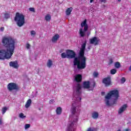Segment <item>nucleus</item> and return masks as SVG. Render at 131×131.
<instances>
[{
	"label": "nucleus",
	"instance_id": "1",
	"mask_svg": "<svg viewBox=\"0 0 131 131\" xmlns=\"http://www.w3.org/2000/svg\"><path fill=\"white\" fill-rule=\"evenodd\" d=\"M2 43L6 48L0 50V59H11L14 54L17 41L11 37H4L2 39Z\"/></svg>",
	"mask_w": 131,
	"mask_h": 131
},
{
	"label": "nucleus",
	"instance_id": "2",
	"mask_svg": "<svg viewBox=\"0 0 131 131\" xmlns=\"http://www.w3.org/2000/svg\"><path fill=\"white\" fill-rule=\"evenodd\" d=\"M74 97L73 100L74 101L72 103V107L71 108V111L73 114H75L78 112V102L81 101V97H80V95H81V85L79 84H77L73 87Z\"/></svg>",
	"mask_w": 131,
	"mask_h": 131
},
{
	"label": "nucleus",
	"instance_id": "3",
	"mask_svg": "<svg viewBox=\"0 0 131 131\" xmlns=\"http://www.w3.org/2000/svg\"><path fill=\"white\" fill-rule=\"evenodd\" d=\"M86 44H82L79 53V57H75L74 60V66H77L79 70L84 69L86 67V59L84 57V50Z\"/></svg>",
	"mask_w": 131,
	"mask_h": 131
},
{
	"label": "nucleus",
	"instance_id": "4",
	"mask_svg": "<svg viewBox=\"0 0 131 131\" xmlns=\"http://www.w3.org/2000/svg\"><path fill=\"white\" fill-rule=\"evenodd\" d=\"M119 98V92L115 90L109 92L105 97V103L106 106H113L114 104L117 103V100Z\"/></svg>",
	"mask_w": 131,
	"mask_h": 131
},
{
	"label": "nucleus",
	"instance_id": "5",
	"mask_svg": "<svg viewBox=\"0 0 131 131\" xmlns=\"http://www.w3.org/2000/svg\"><path fill=\"white\" fill-rule=\"evenodd\" d=\"M15 21L17 22V24L19 27H21V26H23V25H24V24L25 23L24 15L21 13H16V16L15 17Z\"/></svg>",
	"mask_w": 131,
	"mask_h": 131
},
{
	"label": "nucleus",
	"instance_id": "6",
	"mask_svg": "<svg viewBox=\"0 0 131 131\" xmlns=\"http://www.w3.org/2000/svg\"><path fill=\"white\" fill-rule=\"evenodd\" d=\"M82 28L79 29V34L81 37L85 35V32L88 31L89 26L86 24V19H85L81 24Z\"/></svg>",
	"mask_w": 131,
	"mask_h": 131
},
{
	"label": "nucleus",
	"instance_id": "7",
	"mask_svg": "<svg viewBox=\"0 0 131 131\" xmlns=\"http://www.w3.org/2000/svg\"><path fill=\"white\" fill-rule=\"evenodd\" d=\"M76 121H77V118L75 121H69L68 125V129L69 131H73L75 129V125L76 124Z\"/></svg>",
	"mask_w": 131,
	"mask_h": 131
},
{
	"label": "nucleus",
	"instance_id": "8",
	"mask_svg": "<svg viewBox=\"0 0 131 131\" xmlns=\"http://www.w3.org/2000/svg\"><path fill=\"white\" fill-rule=\"evenodd\" d=\"M90 43L94 46H98L101 41L100 38L97 37H93L89 40Z\"/></svg>",
	"mask_w": 131,
	"mask_h": 131
},
{
	"label": "nucleus",
	"instance_id": "9",
	"mask_svg": "<svg viewBox=\"0 0 131 131\" xmlns=\"http://www.w3.org/2000/svg\"><path fill=\"white\" fill-rule=\"evenodd\" d=\"M67 58L69 59H73V58H75V56H76L75 52H74L73 50H67Z\"/></svg>",
	"mask_w": 131,
	"mask_h": 131
},
{
	"label": "nucleus",
	"instance_id": "10",
	"mask_svg": "<svg viewBox=\"0 0 131 131\" xmlns=\"http://www.w3.org/2000/svg\"><path fill=\"white\" fill-rule=\"evenodd\" d=\"M8 89L9 91H13V90H18L19 87L15 83H10L8 85Z\"/></svg>",
	"mask_w": 131,
	"mask_h": 131
},
{
	"label": "nucleus",
	"instance_id": "11",
	"mask_svg": "<svg viewBox=\"0 0 131 131\" xmlns=\"http://www.w3.org/2000/svg\"><path fill=\"white\" fill-rule=\"evenodd\" d=\"M103 83L105 84V86H109V85H111V79L110 78V77L103 79Z\"/></svg>",
	"mask_w": 131,
	"mask_h": 131
},
{
	"label": "nucleus",
	"instance_id": "12",
	"mask_svg": "<svg viewBox=\"0 0 131 131\" xmlns=\"http://www.w3.org/2000/svg\"><path fill=\"white\" fill-rule=\"evenodd\" d=\"M9 66L14 68L15 69H18V68H19V64H18V61H17L10 62Z\"/></svg>",
	"mask_w": 131,
	"mask_h": 131
},
{
	"label": "nucleus",
	"instance_id": "13",
	"mask_svg": "<svg viewBox=\"0 0 131 131\" xmlns=\"http://www.w3.org/2000/svg\"><path fill=\"white\" fill-rule=\"evenodd\" d=\"M126 108H127V104H124L119 108L118 113V114H121L123 113V112L126 110Z\"/></svg>",
	"mask_w": 131,
	"mask_h": 131
},
{
	"label": "nucleus",
	"instance_id": "14",
	"mask_svg": "<svg viewBox=\"0 0 131 131\" xmlns=\"http://www.w3.org/2000/svg\"><path fill=\"white\" fill-rule=\"evenodd\" d=\"M91 115L93 119H98L99 118V113L97 111L93 112Z\"/></svg>",
	"mask_w": 131,
	"mask_h": 131
},
{
	"label": "nucleus",
	"instance_id": "15",
	"mask_svg": "<svg viewBox=\"0 0 131 131\" xmlns=\"http://www.w3.org/2000/svg\"><path fill=\"white\" fill-rule=\"evenodd\" d=\"M60 38V36L59 34H56L54 36H53L51 39V41L52 42H57L58 39Z\"/></svg>",
	"mask_w": 131,
	"mask_h": 131
},
{
	"label": "nucleus",
	"instance_id": "16",
	"mask_svg": "<svg viewBox=\"0 0 131 131\" xmlns=\"http://www.w3.org/2000/svg\"><path fill=\"white\" fill-rule=\"evenodd\" d=\"M75 79L77 82H80L81 79H82V77L81 76V75H77L75 77Z\"/></svg>",
	"mask_w": 131,
	"mask_h": 131
},
{
	"label": "nucleus",
	"instance_id": "17",
	"mask_svg": "<svg viewBox=\"0 0 131 131\" xmlns=\"http://www.w3.org/2000/svg\"><path fill=\"white\" fill-rule=\"evenodd\" d=\"M31 99H28L27 101L26 104L25 105V108L28 109V108H29V107H30V106L31 105Z\"/></svg>",
	"mask_w": 131,
	"mask_h": 131
},
{
	"label": "nucleus",
	"instance_id": "18",
	"mask_svg": "<svg viewBox=\"0 0 131 131\" xmlns=\"http://www.w3.org/2000/svg\"><path fill=\"white\" fill-rule=\"evenodd\" d=\"M56 113L57 115H61L62 114V107H58L56 110Z\"/></svg>",
	"mask_w": 131,
	"mask_h": 131
},
{
	"label": "nucleus",
	"instance_id": "19",
	"mask_svg": "<svg viewBox=\"0 0 131 131\" xmlns=\"http://www.w3.org/2000/svg\"><path fill=\"white\" fill-rule=\"evenodd\" d=\"M91 83H90V81H85L83 83V88L84 89H89L90 88Z\"/></svg>",
	"mask_w": 131,
	"mask_h": 131
},
{
	"label": "nucleus",
	"instance_id": "20",
	"mask_svg": "<svg viewBox=\"0 0 131 131\" xmlns=\"http://www.w3.org/2000/svg\"><path fill=\"white\" fill-rule=\"evenodd\" d=\"M47 67H48V68H51V67H52V66H53V61H52V60L51 59H49L48 62H47Z\"/></svg>",
	"mask_w": 131,
	"mask_h": 131
},
{
	"label": "nucleus",
	"instance_id": "21",
	"mask_svg": "<svg viewBox=\"0 0 131 131\" xmlns=\"http://www.w3.org/2000/svg\"><path fill=\"white\" fill-rule=\"evenodd\" d=\"M7 111H8V107H7L6 106L2 107V110H1L2 115H4L5 114V113H6L7 112Z\"/></svg>",
	"mask_w": 131,
	"mask_h": 131
},
{
	"label": "nucleus",
	"instance_id": "22",
	"mask_svg": "<svg viewBox=\"0 0 131 131\" xmlns=\"http://www.w3.org/2000/svg\"><path fill=\"white\" fill-rule=\"evenodd\" d=\"M72 10H73L72 7L68 8L66 11V15H67L68 16H69V15L71 14V12H72Z\"/></svg>",
	"mask_w": 131,
	"mask_h": 131
},
{
	"label": "nucleus",
	"instance_id": "23",
	"mask_svg": "<svg viewBox=\"0 0 131 131\" xmlns=\"http://www.w3.org/2000/svg\"><path fill=\"white\" fill-rule=\"evenodd\" d=\"M51 15L50 14H47L45 16V20L47 21V22H50V21H51Z\"/></svg>",
	"mask_w": 131,
	"mask_h": 131
},
{
	"label": "nucleus",
	"instance_id": "24",
	"mask_svg": "<svg viewBox=\"0 0 131 131\" xmlns=\"http://www.w3.org/2000/svg\"><path fill=\"white\" fill-rule=\"evenodd\" d=\"M19 118H21V119H25V118H26V116H25L23 113H21L19 114Z\"/></svg>",
	"mask_w": 131,
	"mask_h": 131
},
{
	"label": "nucleus",
	"instance_id": "25",
	"mask_svg": "<svg viewBox=\"0 0 131 131\" xmlns=\"http://www.w3.org/2000/svg\"><path fill=\"white\" fill-rule=\"evenodd\" d=\"M115 68H117V69L120 68L121 67L120 63L119 62H116L115 63Z\"/></svg>",
	"mask_w": 131,
	"mask_h": 131
},
{
	"label": "nucleus",
	"instance_id": "26",
	"mask_svg": "<svg viewBox=\"0 0 131 131\" xmlns=\"http://www.w3.org/2000/svg\"><path fill=\"white\" fill-rule=\"evenodd\" d=\"M30 34L32 37H34V36H35L36 35V32H35L34 30H32L30 31Z\"/></svg>",
	"mask_w": 131,
	"mask_h": 131
},
{
	"label": "nucleus",
	"instance_id": "27",
	"mask_svg": "<svg viewBox=\"0 0 131 131\" xmlns=\"http://www.w3.org/2000/svg\"><path fill=\"white\" fill-rule=\"evenodd\" d=\"M61 58H63V59H65V58H67V51H66V53L63 52L61 53Z\"/></svg>",
	"mask_w": 131,
	"mask_h": 131
},
{
	"label": "nucleus",
	"instance_id": "28",
	"mask_svg": "<svg viewBox=\"0 0 131 131\" xmlns=\"http://www.w3.org/2000/svg\"><path fill=\"white\" fill-rule=\"evenodd\" d=\"M111 74L114 75L116 72H117V70L115 69H112L110 71Z\"/></svg>",
	"mask_w": 131,
	"mask_h": 131
},
{
	"label": "nucleus",
	"instance_id": "29",
	"mask_svg": "<svg viewBox=\"0 0 131 131\" xmlns=\"http://www.w3.org/2000/svg\"><path fill=\"white\" fill-rule=\"evenodd\" d=\"M4 18L5 19H9V18H10V15L8 13H5L4 14Z\"/></svg>",
	"mask_w": 131,
	"mask_h": 131
},
{
	"label": "nucleus",
	"instance_id": "30",
	"mask_svg": "<svg viewBox=\"0 0 131 131\" xmlns=\"http://www.w3.org/2000/svg\"><path fill=\"white\" fill-rule=\"evenodd\" d=\"M125 78L124 77H122L121 79V83H124L125 82Z\"/></svg>",
	"mask_w": 131,
	"mask_h": 131
},
{
	"label": "nucleus",
	"instance_id": "31",
	"mask_svg": "<svg viewBox=\"0 0 131 131\" xmlns=\"http://www.w3.org/2000/svg\"><path fill=\"white\" fill-rule=\"evenodd\" d=\"M31 46H30V44L29 43H27L26 45V48L27 49V50H30Z\"/></svg>",
	"mask_w": 131,
	"mask_h": 131
},
{
	"label": "nucleus",
	"instance_id": "32",
	"mask_svg": "<svg viewBox=\"0 0 131 131\" xmlns=\"http://www.w3.org/2000/svg\"><path fill=\"white\" fill-rule=\"evenodd\" d=\"M98 75H99V74L97 72H94L93 73V76L94 77H98Z\"/></svg>",
	"mask_w": 131,
	"mask_h": 131
},
{
	"label": "nucleus",
	"instance_id": "33",
	"mask_svg": "<svg viewBox=\"0 0 131 131\" xmlns=\"http://www.w3.org/2000/svg\"><path fill=\"white\" fill-rule=\"evenodd\" d=\"M30 127V124H27L25 125V129H28Z\"/></svg>",
	"mask_w": 131,
	"mask_h": 131
},
{
	"label": "nucleus",
	"instance_id": "34",
	"mask_svg": "<svg viewBox=\"0 0 131 131\" xmlns=\"http://www.w3.org/2000/svg\"><path fill=\"white\" fill-rule=\"evenodd\" d=\"M29 11H30V12H35L34 10V8H29Z\"/></svg>",
	"mask_w": 131,
	"mask_h": 131
},
{
	"label": "nucleus",
	"instance_id": "35",
	"mask_svg": "<svg viewBox=\"0 0 131 131\" xmlns=\"http://www.w3.org/2000/svg\"><path fill=\"white\" fill-rule=\"evenodd\" d=\"M86 131H94V128L89 127L87 129Z\"/></svg>",
	"mask_w": 131,
	"mask_h": 131
},
{
	"label": "nucleus",
	"instance_id": "36",
	"mask_svg": "<svg viewBox=\"0 0 131 131\" xmlns=\"http://www.w3.org/2000/svg\"><path fill=\"white\" fill-rule=\"evenodd\" d=\"M112 63H113V60H112V59H110V61H109L110 65L112 64Z\"/></svg>",
	"mask_w": 131,
	"mask_h": 131
},
{
	"label": "nucleus",
	"instance_id": "37",
	"mask_svg": "<svg viewBox=\"0 0 131 131\" xmlns=\"http://www.w3.org/2000/svg\"><path fill=\"white\" fill-rule=\"evenodd\" d=\"M2 124H3V119L0 118V125H2Z\"/></svg>",
	"mask_w": 131,
	"mask_h": 131
},
{
	"label": "nucleus",
	"instance_id": "38",
	"mask_svg": "<svg viewBox=\"0 0 131 131\" xmlns=\"http://www.w3.org/2000/svg\"><path fill=\"white\" fill-rule=\"evenodd\" d=\"M0 30H1V31H4V30H5V28L4 27H1V28H0Z\"/></svg>",
	"mask_w": 131,
	"mask_h": 131
},
{
	"label": "nucleus",
	"instance_id": "39",
	"mask_svg": "<svg viewBox=\"0 0 131 131\" xmlns=\"http://www.w3.org/2000/svg\"><path fill=\"white\" fill-rule=\"evenodd\" d=\"M130 130V129L129 128H126V129H124L123 131H129Z\"/></svg>",
	"mask_w": 131,
	"mask_h": 131
},
{
	"label": "nucleus",
	"instance_id": "40",
	"mask_svg": "<svg viewBox=\"0 0 131 131\" xmlns=\"http://www.w3.org/2000/svg\"><path fill=\"white\" fill-rule=\"evenodd\" d=\"M107 0H101V2H102V3H106V1Z\"/></svg>",
	"mask_w": 131,
	"mask_h": 131
},
{
	"label": "nucleus",
	"instance_id": "41",
	"mask_svg": "<svg viewBox=\"0 0 131 131\" xmlns=\"http://www.w3.org/2000/svg\"><path fill=\"white\" fill-rule=\"evenodd\" d=\"M95 86V82H93V85L92 86V88H94Z\"/></svg>",
	"mask_w": 131,
	"mask_h": 131
},
{
	"label": "nucleus",
	"instance_id": "42",
	"mask_svg": "<svg viewBox=\"0 0 131 131\" xmlns=\"http://www.w3.org/2000/svg\"><path fill=\"white\" fill-rule=\"evenodd\" d=\"M93 2H94V0H90V3H93Z\"/></svg>",
	"mask_w": 131,
	"mask_h": 131
},
{
	"label": "nucleus",
	"instance_id": "43",
	"mask_svg": "<svg viewBox=\"0 0 131 131\" xmlns=\"http://www.w3.org/2000/svg\"><path fill=\"white\" fill-rule=\"evenodd\" d=\"M101 94L102 95H104L105 94V92H102Z\"/></svg>",
	"mask_w": 131,
	"mask_h": 131
},
{
	"label": "nucleus",
	"instance_id": "44",
	"mask_svg": "<svg viewBox=\"0 0 131 131\" xmlns=\"http://www.w3.org/2000/svg\"><path fill=\"white\" fill-rule=\"evenodd\" d=\"M51 102H53V100H50V103H51Z\"/></svg>",
	"mask_w": 131,
	"mask_h": 131
},
{
	"label": "nucleus",
	"instance_id": "45",
	"mask_svg": "<svg viewBox=\"0 0 131 131\" xmlns=\"http://www.w3.org/2000/svg\"><path fill=\"white\" fill-rule=\"evenodd\" d=\"M118 2H121V0H118Z\"/></svg>",
	"mask_w": 131,
	"mask_h": 131
},
{
	"label": "nucleus",
	"instance_id": "46",
	"mask_svg": "<svg viewBox=\"0 0 131 131\" xmlns=\"http://www.w3.org/2000/svg\"><path fill=\"white\" fill-rule=\"evenodd\" d=\"M39 110H40V108H39Z\"/></svg>",
	"mask_w": 131,
	"mask_h": 131
}]
</instances>
